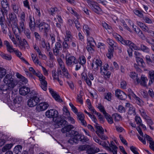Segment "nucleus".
<instances>
[{"mask_svg": "<svg viewBox=\"0 0 154 154\" xmlns=\"http://www.w3.org/2000/svg\"><path fill=\"white\" fill-rule=\"evenodd\" d=\"M138 50H141L146 53H148L149 51V49L143 45H141L140 47V49Z\"/></svg>", "mask_w": 154, "mask_h": 154, "instance_id": "c03bdc74", "label": "nucleus"}, {"mask_svg": "<svg viewBox=\"0 0 154 154\" xmlns=\"http://www.w3.org/2000/svg\"><path fill=\"white\" fill-rule=\"evenodd\" d=\"M0 56L3 59L7 60H10L12 58L11 55H7L1 51H0Z\"/></svg>", "mask_w": 154, "mask_h": 154, "instance_id": "4c0bfd02", "label": "nucleus"}, {"mask_svg": "<svg viewBox=\"0 0 154 154\" xmlns=\"http://www.w3.org/2000/svg\"><path fill=\"white\" fill-rule=\"evenodd\" d=\"M14 87L10 86L9 85L6 84L4 85H2L0 86V89L3 91H7L8 92L12 90Z\"/></svg>", "mask_w": 154, "mask_h": 154, "instance_id": "aec40b11", "label": "nucleus"}, {"mask_svg": "<svg viewBox=\"0 0 154 154\" xmlns=\"http://www.w3.org/2000/svg\"><path fill=\"white\" fill-rule=\"evenodd\" d=\"M125 106L128 108V112L131 115H134L135 114V108L129 103H127L125 104Z\"/></svg>", "mask_w": 154, "mask_h": 154, "instance_id": "4be33fe9", "label": "nucleus"}, {"mask_svg": "<svg viewBox=\"0 0 154 154\" xmlns=\"http://www.w3.org/2000/svg\"><path fill=\"white\" fill-rule=\"evenodd\" d=\"M49 90L52 96L56 101L60 103L63 102V100L60 98V96L56 94V93L53 91L52 89L49 88Z\"/></svg>", "mask_w": 154, "mask_h": 154, "instance_id": "412c9836", "label": "nucleus"}, {"mask_svg": "<svg viewBox=\"0 0 154 154\" xmlns=\"http://www.w3.org/2000/svg\"><path fill=\"white\" fill-rule=\"evenodd\" d=\"M137 24L140 27L143 31L150 34L151 35L154 36V32L149 30L148 27L144 23L140 22L137 21Z\"/></svg>", "mask_w": 154, "mask_h": 154, "instance_id": "ddd939ff", "label": "nucleus"}, {"mask_svg": "<svg viewBox=\"0 0 154 154\" xmlns=\"http://www.w3.org/2000/svg\"><path fill=\"white\" fill-rule=\"evenodd\" d=\"M57 11L58 9L57 8H51L48 10L49 14L52 15L57 14Z\"/></svg>", "mask_w": 154, "mask_h": 154, "instance_id": "79ce46f5", "label": "nucleus"}, {"mask_svg": "<svg viewBox=\"0 0 154 154\" xmlns=\"http://www.w3.org/2000/svg\"><path fill=\"white\" fill-rule=\"evenodd\" d=\"M113 116L114 117L115 120L116 121H119L122 119L121 116L117 113L113 114Z\"/></svg>", "mask_w": 154, "mask_h": 154, "instance_id": "680f3d73", "label": "nucleus"}, {"mask_svg": "<svg viewBox=\"0 0 154 154\" xmlns=\"http://www.w3.org/2000/svg\"><path fill=\"white\" fill-rule=\"evenodd\" d=\"M78 140L83 142H86L88 140V139L84 135H79L78 134Z\"/></svg>", "mask_w": 154, "mask_h": 154, "instance_id": "58836bf2", "label": "nucleus"}, {"mask_svg": "<svg viewBox=\"0 0 154 154\" xmlns=\"http://www.w3.org/2000/svg\"><path fill=\"white\" fill-rule=\"evenodd\" d=\"M78 116L82 125L84 126H87V123L84 119L85 117L83 113H79L78 114Z\"/></svg>", "mask_w": 154, "mask_h": 154, "instance_id": "5701e85b", "label": "nucleus"}, {"mask_svg": "<svg viewBox=\"0 0 154 154\" xmlns=\"http://www.w3.org/2000/svg\"><path fill=\"white\" fill-rule=\"evenodd\" d=\"M129 75L130 77L134 80H136V82L137 84L139 83L140 80L139 78H138L137 75L135 72H131Z\"/></svg>", "mask_w": 154, "mask_h": 154, "instance_id": "b1692460", "label": "nucleus"}, {"mask_svg": "<svg viewBox=\"0 0 154 154\" xmlns=\"http://www.w3.org/2000/svg\"><path fill=\"white\" fill-rule=\"evenodd\" d=\"M94 114L97 115L98 117V119L102 123L104 122L105 119L103 117V116L101 115L100 113L97 112L96 111L94 112Z\"/></svg>", "mask_w": 154, "mask_h": 154, "instance_id": "4d7b16f0", "label": "nucleus"}, {"mask_svg": "<svg viewBox=\"0 0 154 154\" xmlns=\"http://www.w3.org/2000/svg\"><path fill=\"white\" fill-rule=\"evenodd\" d=\"M114 49V48H110L108 49V52L106 56L109 59H110L113 57Z\"/></svg>", "mask_w": 154, "mask_h": 154, "instance_id": "72a5a7b5", "label": "nucleus"}, {"mask_svg": "<svg viewBox=\"0 0 154 154\" xmlns=\"http://www.w3.org/2000/svg\"><path fill=\"white\" fill-rule=\"evenodd\" d=\"M70 54H67L66 56V63L68 66H73L75 65L76 70H77V60L74 56H69Z\"/></svg>", "mask_w": 154, "mask_h": 154, "instance_id": "39448f33", "label": "nucleus"}, {"mask_svg": "<svg viewBox=\"0 0 154 154\" xmlns=\"http://www.w3.org/2000/svg\"><path fill=\"white\" fill-rule=\"evenodd\" d=\"M4 82L7 85H9L13 87H14L16 84L12 75L10 74H7L4 79Z\"/></svg>", "mask_w": 154, "mask_h": 154, "instance_id": "9b49d317", "label": "nucleus"}, {"mask_svg": "<svg viewBox=\"0 0 154 154\" xmlns=\"http://www.w3.org/2000/svg\"><path fill=\"white\" fill-rule=\"evenodd\" d=\"M112 94L110 92L105 93L104 94V97L105 99L108 101H110L111 100Z\"/></svg>", "mask_w": 154, "mask_h": 154, "instance_id": "3c124183", "label": "nucleus"}, {"mask_svg": "<svg viewBox=\"0 0 154 154\" xmlns=\"http://www.w3.org/2000/svg\"><path fill=\"white\" fill-rule=\"evenodd\" d=\"M99 149L97 147H93L90 148L87 150V154H94L99 151Z\"/></svg>", "mask_w": 154, "mask_h": 154, "instance_id": "bb28decb", "label": "nucleus"}, {"mask_svg": "<svg viewBox=\"0 0 154 154\" xmlns=\"http://www.w3.org/2000/svg\"><path fill=\"white\" fill-rule=\"evenodd\" d=\"M143 17V19L146 23L149 24H151L152 23V20L148 17Z\"/></svg>", "mask_w": 154, "mask_h": 154, "instance_id": "e2e57ef3", "label": "nucleus"}, {"mask_svg": "<svg viewBox=\"0 0 154 154\" xmlns=\"http://www.w3.org/2000/svg\"><path fill=\"white\" fill-rule=\"evenodd\" d=\"M27 44V42L25 39L20 41L19 47L22 50H25L26 49L25 45Z\"/></svg>", "mask_w": 154, "mask_h": 154, "instance_id": "cd10ccee", "label": "nucleus"}, {"mask_svg": "<svg viewBox=\"0 0 154 154\" xmlns=\"http://www.w3.org/2000/svg\"><path fill=\"white\" fill-rule=\"evenodd\" d=\"M53 121L56 123V126H58L60 127H63L66 124L67 122L64 119V116H60L57 117L53 119Z\"/></svg>", "mask_w": 154, "mask_h": 154, "instance_id": "1a4fd4ad", "label": "nucleus"}, {"mask_svg": "<svg viewBox=\"0 0 154 154\" xmlns=\"http://www.w3.org/2000/svg\"><path fill=\"white\" fill-rule=\"evenodd\" d=\"M62 46L58 42H56L53 48V53L56 56H59L60 54V51L62 49Z\"/></svg>", "mask_w": 154, "mask_h": 154, "instance_id": "2eb2a0df", "label": "nucleus"}, {"mask_svg": "<svg viewBox=\"0 0 154 154\" xmlns=\"http://www.w3.org/2000/svg\"><path fill=\"white\" fill-rule=\"evenodd\" d=\"M107 142V143L105 142L101 141L100 144L105 147L108 150L112 152L113 154H117L118 147L115 145L114 142L111 141L110 144L108 141Z\"/></svg>", "mask_w": 154, "mask_h": 154, "instance_id": "f03ea898", "label": "nucleus"}, {"mask_svg": "<svg viewBox=\"0 0 154 154\" xmlns=\"http://www.w3.org/2000/svg\"><path fill=\"white\" fill-rule=\"evenodd\" d=\"M104 116L108 123L109 124H112L113 123V121L110 115L106 113L104 115Z\"/></svg>", "mask_w": 154, "mask_h": 154, "instance_id": "e433bc0d", "label": "nucleus"}, {"mask_svg": "<svg viewBox=\"0 0 154 154\" xmlns=\"http://www.w3.org/2000/svg\"><path fill=\"white\" fill-rule=\"evenodd\" d=\"M140 82V85L144 86H145L146 85V82L148 80L146 76L143 75H142L141 76V79Z\"/></svg>", "mask_w": 154, "mask_h": 154, "instance_id": "393cba45", "label": "nucleus"}, {"mask_svg": "<svg viewBox=\"0 0 154 154\" xmlns=\"http://www.w3.org/2000/svg\"><path fill=\"white\" fill-rule=\"evenodd\" d=\"M78 140L83 142H86L88 140V139L84 135H79L78 134Z\"/></svg>", "mask_w": 154, "mask_h": 154, "instance_id": "ea45409f", "label": "nucleus"}, {"mask_svg": "<svg viewBox=\"0 0 154 154\" xmlns=\"http://www.w3.org/2000/svg\"><path fill=\"white\" fill-rule=\"evenodd\" d=\"M24 22L23 21L20 22L19 26H18L19 27V29H21V32L25 29V27L24 23Z\"/></svg>", "mask_w": 154, "mask_h": 154, "instance_id": "052dcab7", "label": "nucleus"}, {"mask_svg": "<svg viewBox=\"0 0 154 154\" xmlns=\"http://www.w3.org/2000/svg\"><path fill=\"white\" fill-rule=\"evenodd\" d=\"M83 30L84 32H86L87 34L88 35L91 31V29L87 25H84L83 27Z\"/></svg>", "mask_w": 154, "mask_h": 154, "instance_id": "de8ad7c7", "label": "nucleus"}, {"mask_svg": "<svg viewBox=\"0 0 154 154\" xmlns=\"http://www.w3.org/2000/svg\"><path fill=\"white\" fill-rule=\"evenodd\" d=\"M39 31L44 33V35H47L50 29V24L45 22H41L39 24H36Z\"/></svg>", "mask_w": 154, "mask_h": 154, "instance_id": "7ed1b4c3", "label": "nucleus"}, {"mask_svg": "<svg viewBox=\"0 0 154 154\" xmlns=\"http://www.w3.org/2000/svg\"><path fill=\"white\" fill-rule=\"evenodd\" d=\"M115 95L116 97L121 100L125 99L127 97L126 94L120 89H117L115 91Z\"/></svg>", "mask_w": 154, "mask_h": 154, "instance_id": "6ab92c4d", "label": "nucleus"}, {"mask_svg": "<svg viewBox=\"0 0 154 154\" xmlns=\"http://www.w3.org/2000/svg\"><path fill=\"white\" fill-rule=\"evenodd\" d=\"M122 44L129 46V48L132 49V50L134 49L138 50L140 49L139 47L136 45L135 44L128 40H125V41L123 42Z\"/></svg>", "mask_w": 154, "mask_h": 154, "instance_id": "a211bd4d", "label": "nucleus"}, {"mask_svg": "<svg viewBox=\"0 0 154 154\" xmlns=\"http://www.w3.org/2000/svg\"><path fill=\"white\" fill-rule=\"evenodd\" d=\"M22 146L21 145H18L14 147V151L16 154H18L19 152H21L22 150Z\"/></svg>", "mask_w": 154, "mask_h": 154, "instance_id": "37998d69", "label": "nucleus"}, {"mask_svg": "<svg viewBox=\"0 0 154 154\" xmlns=\"http://www.w3.org/2000/svg\"><path fill=\"white\" fill-rule=\"evenodd\" d=\"M46 116L50 118H55L58 116V111L54 109L48 110L45 113Z\"/></svg>", "mask_w": 154, "mask_h": 154, "instance_id": "dca6fc26", "label": "nucleus"}, {"mask_svg": "<svg viewBox=\"0 0 154 154\" xmlns=\"http://www.w3.org/2000/svg\"><path fill=\"white\" fill-rule=\"evenodd\" d=\"M109 65L107 63H105L103 66L100 67V73L101 74H105V73L106 72V71L108 70Z\"/></svg>", "mask_w": 154, "mask_h": 154, "instance_id": "c85d7f7f", "label": "nucleus"}, {"mask_svg": "<svg viewBox=\"0 0 154 154\" xmlns=\"http://www.w3.org/2000/svg\"><path fill=\"white\" fill-rule=\"evenodd\" d=\"M73 128V126L69 125L65 126L61 129L63 133H66V137H72L68 140V142L71 144L77 143V131L76 130H71Z\"/></svg>", "mask_w": 154, "mask_h": 154, "instance_id": "f257e3e1", "label": "nucleus"}, {"mask_svg": "<svg viewBox=\"0 0 154 154\" xmlns=\"http://www.w3.org/2000/svg\"><path fill=\"white\" fill-rule=\"evenodd\" d=\"M37 93L35 92V94L31 95L32 96L27 101V105L30 107H32L38 105L41 100L37 96Z\"/></svg>", "mask_w": 154, "mask_h": 154, "instance_id": "20e7f679", "label": "nucleus"}, {"mask_svg": "<svg viewBox=\"0 0 154 154\" xmlns=\"http://www.w3.org/2000/svg\"><path fill=\"white\" fill-rule=\"evenodd\" d=\"M63 115L66 116L67 117L70 115V113L68 111L67 107L66 106H64L63 108Z\"/></svg>", "mask_w": 154, "mask_h": 154, "instance_id": "69168bd1", "label": "nucleus"}, {"mask_svg": "<svg viewBox=\"0 0 154 154\" xmlns=\"http://www.w3.org/2000/svg\"><path fill=\"white\" fill-rule=\"evenodd\" d=\"M9 18L10 20L9 21L17 20L16 16L14 13H11V14L9 15Z\"/></svg>", "mask_w": 154, "mask_h": 154, "instance_id": "774afa93", "label": "nucleus"}, {"mask_svg": "<svg viewBox=\"0 0 154 154\" xmlns=\"http://www.w3.org/2000/svg\"><path fill=\"white\" fill-rule=\"evenodd\" d=\"M127 91L128 93V96L130 99L133 98L136 101V103L139 105L141 106L143 104V101L137 96L130 88H128Z\"/></svg>", "mask_w": 154, "mask_h": 154, "instance_id": "6e6552de", "label": "nucleus"}, {"mask_svg": "<svg viewBox=\"0 0 154 154\" xmlns=\"http://www.w3.org/2000/svg\"><path fill=\"white\" fill-rule=\"evenodd\" d=\"M1 4L2 8V12L3 15H7L8 13V9H9V4L7 0H2L1 1Z\"/></svg>", "mask_w": 154, "mask_h": 154, "instance_id": "4468645a", "label": "nucleus"}, {"mask_svg": "<svg viewBox=\"0 0 154 154\" xmlns=\"http://www.w3.org/2000/svg\"><path fill=\"white\" fill-rule=\"evenodd\" d=\"M86 61L85 57L83 56H82L79 57L78 61L80 64L83 65L85 63Z\"/></svg>", "mask_w": 154, "mask_h": 154, "instance_id": "864d4df0", "label": "nucleus"}, {"mask_svg": "<svg viewBox=\"0 0 154 154\" xmlns=\"http://www.w3.org/2000/svg\"><path fill=\"white\" fill-rule=\"evenodd\" d=\"M134 13L137 16L140 18L143 17V14L142 13L138 10L135 9L133 11Z\"/></svg>", "mask_w": 154, "mask_h": 154, "instance_id": "49530a36", "label": "nucleus"}, {"mask_svg": "<svg viewBox=\"0 0 154 154\" xmlns=\"http://www.w3.org/2000/svg\"><path fill=\"white\" fill-rule=\"evenodd\" d=\"M112 35L113 36L116 40L119 41L122 44L123 42H125V40L123 39L120 35L116 33H112Z\"/></svg>", "mask_w": 154, "mask_h": 154, "instance_id": "2f4dec72", "label": "nucleus"}, {"mask_svg": "<svg viewBox=\"0 0 154 154\" xmlns=\"http://www.w3.org/2000/svg\"><path fill=\"white\" fill-rule=\"evenodd\" d=\"M49 105L46 102H42L38 104L36 107V110L38 112L46 110Z\"/></svg>", "mask_w": 154, "mask_h": 154, "instance_id": "f3484780", "label": "nucleus"}, {"mask_svg": "<svg viewBox=\"0 0 154 154\" xmlns=\"http://www.w3.org/2000/svg\"><path fill=\"white\" fill-rule=\"evenodd\" d=\"M88 43L87 45H89L90 46H94L96 45V43L94 40V39L92 37L90 36H88L87 38Z\"/></svg>", "mask_w": 154, "mask_h": 154, "instance_id": "473e14b6", "label": "nucleus"}, {"mask_svg": "<svg viewBox=\"0 0 154 154\" xmlns=\"http://www.w3.org/2000/svg\"><path fill=\"white\" fill-rule=\"evenodd\" d=\"M19 92L20 94L23 96H25L28 94L30 95L35 94V92L34 91H31L29 88L25 86L20 88Z\"/></svg>", "mask_w": 154, "mask_h": 154, "instance_id": "9d476101", "label": "nucleus"}, {"mask_svg": "<svg viewBox=\"0 0 154 154\" xmlns=\"http://www.w3.org/2000/svg\"><path fill=\"white\" fill-rule=\"evenodd\" d=\"M112 35L113 36L116 40L119 41L122 44L123 42H125V40L123 39L120 35L116 33H112Z\"/></svg>", "mask_w": 154, "mask_h": 154, "instance_id": "7c9ffc66", "label": "nucleus"}, {"mask_svg": "<svg viewBox=\"0 0 154 154\" xmlns=\"http://www.w3.org/2000/svg\"><path fill=\"white\" fill-rule=\"evenodd\" d=\"M66 35L65 38H64V40L68 41L69 38H70L71 37V33L70 31L67 30L66 31Z\"/></svg>", "mask_w": 154, "mask_h": 154, "instance_id": "bf43d9fd", "label": "nucleus"}, {"mask_svg": "<svg viewBox=\"0 0 154 154\" xmlns=\"http://www.w3.org/2000/svg\"><path fill=\"white\" fill-rule=\"evenodd\" d=\"M24 33L27 38L29 39H31V32L29 29H27L24 30Z\"/></svg>", "mask_w": 154, "mask_h": 154, "instance_id": "09e8293b", "label": "nucleus"}, {"mask_svg": "<svg viewBox=\"0 0 154 154\" xmlns=\"http://www.w3.org/2000/svg\"><path fill=\"white\" fill-rule=\"evenodd\" d=\"M106 42L111 47V48H114L117 47V44L112 39L110 38H108L106 39Z\"/></svg>", "mask_w": 154, "mask_h": 154, "instance_id": "c756f323", "label": "nucleus"}, {"mask_svg": "<svg viewBox=\"0 0 154 154\" xmlns=\"http://www.w3.org/2000/svg\"><path fill=\"white\" fill-rule=\"evenodd\" d=\"M95 126L97 129L96 133L98 136L102 140H106L108 137L103 134L104 130L103 128L98 124H96Z\"/></svg>", "mask_w": 154, "mask_h": 154, "instance_id": "0eeeda50", "label": "nucleus"}, {"mask_svg": "<svg viewBox=\"0 0 154 154\" xmlns=\"http://www.w3.org/2000/svg\"><path fill=\"white\" fill-rule=\"evenodd\" d=\"M63 72H61V74H63L62 75H63L66 78L68 79L69 78V74L68 73V72L67 69H66L64 67L63 68H62L61 69Z\"/></svg>", "mask_w": 154, "mask_h": 154, "instance_id": "5fc2aeb1", "label": "nucleus"}, {"mask_svg": "<svg viewBox=\"0 0 154 154\" xmlns=\"http://www.w3.org/2000/svg\"><path fill=\"white\" fill-rule=\"evenodd\" d=\"M102 64V62L100 59H94L93 61L91 67L93 70L97 71Z\"/></svg>", "mask_w": 154, "mask_h": 154, "instance_id": "f8f14e48", "label": "nucleus"}, {"mask_svg": "<svg viewBox=\"0 0 154 154\" xmlns=\"http://www.w3.org/2000/svg\"><path fill=\"white\" fill-rule=\"evenodd\" d=\"M98 108L101 112H102L103 115H105L107 113L105 111L104 107L101 105H99L98 106Z\"/></svg>", "mask_w": 154, "mask_h": 154, "instance_id": "0e129e2a", "label": "nucleus"}, {"mask_svg": "<svg viewBox=\"0 0 154 154\" xmlns=\"http://www.w3.org/2000/svg\"><path fill=\"white\" fill-rule=\"evenodd\" d=\"M11 7L14 12L16 14H18L19 10L18 5L15 3H14L12 4Z\"/></svg>", "mask_w": 154, "mask_h": 154, "instance_id": "c9c22d12", "label": "nucleus"}, {"mask_svg": "<svg viewBox=\"0 0 154 154\" xmlns=\"http://www.w3.org/2000/svg\"><path fill=\"white\" fill-rule=\"evenodd\" d=\"M136 60L139 66H143L144 62L143 59L141 57L136 59Z\"/></svg>", "mask_w": 154, "mask_h": 154, "instance_id": "a18cd8bd", "label": "nucleus"}, {"mask_svg": "<svg viewBox=\"0 0 154 154\" xmlns=\"http://www.w3.org/2000/svg\"><path fill=\"white\" fill-rule=\"evenodd\" d=\"M134 30L138 34V35L140 37V38L143 40H144L145 37L143 34L142 31H141L140 29L137 28V29L134 28Z\"/></svg>", "mask_w": 154, "mask_h": 154, "instance_id": "f704fd0d", "label": "nucleus"}, {"mask_svg": "<svg viewBox=\"0 0 154 154\" xmlns=\"http://www.w3.org/2000/svg\"><path fill=\"white\" fill-rule=\"evenodd\" d=\"M17 20H13L12 21H9V24H8V26H11L12 27H17V23L16 22Z\"/></svg>", "mask_w": 154, "mask_h": 154, "instance_id": "13d9d810", "label": "nucleus"}, {"mask_svg": "<svg viewBox=\"0 0 154 154\" xmlns=\"http://www.w3.org/2000/svg\"><path fill=\"white\" fill-rule=\"evenodd\" d=\"M13 145L12 143L5 144L2 148V151L3 152H6L10 151Z\"/></svg>", "mask_w": 154, "mask_h": 154, "instance_id": "a878e982", "label": "nucleus"}, {"mask_svg": "<svg viewBox=\"0 0 154 154\" xmlns=\"http://www.w3.org/2000/svg\"><path fill=\"white\" fill-rule=\"evenodd\" d=\"M102 25L103 27L108 30L109 32L111 33V31H112V29L111 26L108 25L105 23H103Z\"/></svg>", "mask_w": 154, "mask_h": 154, "instance_id": "603ef678", "label": "nucleus"}, {"mask_svg": "<svg viewBox=\"0 0 154 154\" xmlns=\"http://www.w3.org/2000/svg\"><path fill=\"white\" fill-rule=\"evenodd\" d=\"M87 2L90 8L96 13L99 14L101 11V8L98 6L97 2L90 0Z\"/></svg>", "mask_w": 154, "mask_h": 154, "instance_id": "423d86ee", "label": "nucleus"}, {"mask_svg": "<svg viewBox=\"0 0 154 154\" xmlns=\"http://www.w3.org/2000/svg\"><path fill=\"white\" fill-rule=\"evenodd\" d=\"M6 73V70L3 67H0V78L3 77Z\"/></svg>", "mask_w": 154, "mask_h": 154, "instance_id": "8fccbe9b", "label": "nucleus"}, {"mask_svg": "<svg viewBox=\"0 0 154 154\" xmlns=\"http://www.w3.org/2000/svg\"><path fill=\"white\" fill-rule=\"evenodd\" d=\"M140 112L141 115L144 119H145L147 118H148V116L146 115L145 112L143 109H140Z\"/></svg>", "mask_w": 154, "mask_h": 154, "instance_id": "338daca9", "label": "nucleus"}, {"mask_svg": "<svg viewBox=\"0 0 154 154\" xmlns=\"http://www.w3.org/2000/svg\"><path fill=\"white\" fill-rule=\"evenodd\" d=\"M30 21L29 22V25L30 29L31 31L34 30L35 28L34 22H33L32 20V19L31 17H29Z\"/></svg>", "mask_w": 154, "mask_h": 154, "instance_id": "a19ab883", "label": "nucleus"}, {"mask_svg": "<svg viewBox=\"0 0 154 154\" xmlns=\"http://www.w3.org/2000/svg\"><path fill=\"white\" fill-rule=\"evenodd\" d=\"M12 30L15 35L20 34L21 32V29H19V27H12Z\"/></svg>", "mask_w": 154, "mask_h": 154, "instance_id": "6e6d98bb", "label": "nucleus"}]
</instances>
